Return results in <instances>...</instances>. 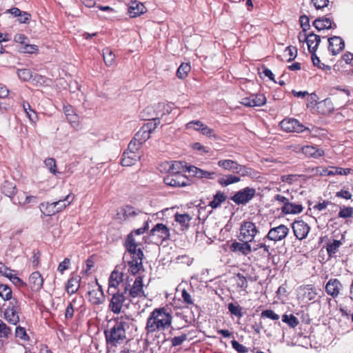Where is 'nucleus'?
I'll return each instance as SVG.
<instances>
[{
    "label": "nucleus",
    "instance_id": "e433bc0d",
    "mask_svg": "<svg viewBox=\"0 0 353 353\" xmlns=\"http://www.w3.org/2000/svg\"><path fill=\"white\" fill-rule=\"evenodd\" d=\"M217 164L220 168L233 172H234L238 165L237 162L230 159L220 160Z\"/></svg>",
    "mask_w": 353,
    "mask_h": 353
},
{
    "label": "nucleus",
    "instance_id": "37998d69",
    "mask_svg": "<svg viewBox=\"0 0 353 353\" xmlns=\"http://www.w3.org/2000/svg\"><path fill=\"white\" fill-rule=\"evenodd\" d=\"M63 110L67 120L70 123H77L78 122V115L74 113V111L70 105L64 106Z\"/></svg>",
    "mask_w": 353,
    "mask_h": 353
},
{
    "label": "nucleus",
    "instance_id": "6ab92c4d",
    "mask_svg": "<svg viewBox=\"0 0 353 353\" xmlns=\"http://www.w3.org/2000/svg\"><path fill=\"white\" fill-rule=\"evenodd\" d=\"M186 170L190 174L199 179H214L216 176L214 172L205 171L194 165L186 166Z\"/></svg>",
    "mask_w": 353,
    "mask_h": 353
},
{
    "label": "nucleus",
    "instance_id": "423d86ee",
    "mask_svg": "<svg viewBox=\"0 0 353 353\" xmlns=\"http://www.w3.org/2000/svg\"><path fill=\"white\" fill-rule=\"evenodd\" d=\"M125 286H128V297L130 302H132L133 299H144L147 297L143 289V281L142 276H139L136 277L132 285L128 284Z\"/></svg>",
    "mask_w": 353,
    "mask_h": 353
},
{
    "label": "nucleus",
    "instance_id": "e2e57ef3",
    "mask_svg": "<svg viewBox=\"0 0 353 353\" xmlns=\"http://www.w3.org/2000/svg\"><path fill=\"white\" fill-rule=\"evenodd\" d=\"M204 125L205 124L200 121H192L186 124V128L188 129H194L196 131H201Z\"/></svg>",
    "mask_w": 353,
    "mask_h": 353
},
{
    "label": "nucleus",
    "instance_id": "0e129e2a",
    "mask_svg": "<svg viewBox=\"0 0 353 353\" xmlns=\"http://www.w3.org/2000/svg\"><path fill=\"white\" fill-rule=\"evenodd\" d=\"M181 296L183 303L186 304L187 307L194 305L193 299H192L190 293L186 290H183Z\"/></svg>",
    "mask_w": 353,
    "mask_h": 353
},
{
    "label": "nucleus",
    "instance_id": "052dcab7",
    "mask_svg": "<svg viewBox=\"0 0 353 353\" xmlns=\"http://www.w3.org/2000/svg\"><path fill=\"white\" fill-rule=\"evenodd\" d=\"M232 347L234 350H235L238 353H247L249 351L248 347L244 346L243 345L239 343L236 340H232L231 341Z\"/></svg>",
    "mask_w": 353,
    "mask_h": 353
},
{
    "label": "nucleus",
    "instance_id": "4c0bfd02",
    "mask_svg": "<svg viewBox=\"0 0 353 353\" xmlns=\"http://www.w3.org/2000/svg\"><path fill=\"white\" fill-rule=\"evenodd\" d=\"M79 301V303H81L83 301L82 297H75L74 299H73V300L72 301V302H70L66 309H65V318L67 319H71L73 316H74V306L76 305L77 302Z\"/></svg>",
    "mask_w": 353,
    "mask_h": 353
},
{
    "label": "nucleus",
    "instance_id": "5701e85b",
    "mask_svg": "<svg viewBox=\"0 0 353 353\" xmlns=\"http://www.w3.org/2000/svg\"><path fill=\"white\" fill-rule=\"evenodd\" d=\"M29 284L33 291L40 290L43 285V279L38 271L32 272L29 277Z\"/></svg>",
    "mask_w": 353,
    "mask_h": 353
},
{
    "label": "nucleus",
    "instance_id": "aec40b11",
    "mask_svg": "<svg viewBox=\"0 0 353 353\" xmlns=\"http://www.w3.org/2000/svg\"><path fill=\"white\" fill-rule=\"evenodd\" d=\"M351 169L350 168H342L339 167H332L330 169L325 168H318L317 173L321 176H332L335 174L339 175H347L350 173Z\"/></svg>",
    "mask_w": 353,
    "mask_h": 353
},
{
    "label": "nucleus",
    "instance_id": "f3484780",
    "mask_svg": "<svg viewBox=\"0 0 353 353\" xmlns=\"http://www.w3.org/2000/svg\"><path fill=\"white\" fill-rule=\"evenodd\" d=\"M292 228L294 235L299 240L305 239L310 230L309 225L303 221L294 222Z\"/></svg>",
    "mask_w": 353,
    "mask_h": 353
},
{
    "label": "nucleus",
    "instance_id": "1a4fd4ad",
    "mask_svg": "<svg viewBox=\"0 0 353 353\" xmlns=\"http://www.w3.org/2000/svg\"><path fill=\"white\" fill-rule=\"evenodd\" d=\"M256 190L254 188L247 187L236 192L231 197V200L238 205L245 204L254 196Z\"/></svg>",
    "mask_w": 353,
    "mask_h": 353
},
{
    "label": "nucleus",
    "instance_id": "69168bd1",
    "mask_svg": "<svg viewBox=\"0 0 353 353\" xmlns=\"http://www.w3.org/2000/svg\"><path fill=\"white\" fill-rule=\"evenodd\" d=\"M341 244H327L326 251L329 255V258L335 256V254L339 251V248Z\"/></svg>",
    "mask_w": 353,
    "mask_h": 353
},
{
    "label": "nucleus",
    "instance_id": "7c9ffc66",
    "mask_svg": "<svg viewBox=\"0 0 353 353\" xmlns=\"http://www.w3.org/2000/svg\"><path fill=\"white\" fill-rule=\"evenodd\" d=\"M145 7L142 3L132 2L128 12L131 17H136L145 12Z\"/></svg>",
    "mask_w": 353,
    "mask_h": 353
},
{
    "label": "nucleus",
    "instance_id": "f03ea898",
    "mask_svg": "<svg viewBox=\"0 0 353 353\" xmlns=\"http://www.w3.org/2000/svg\"><path fill=\"white\" fill-rule=\"evenodd\" d=\"M130 328L129 319L127 316L114 318L104 332L108 347H117L125 343L127 339V331Z\"/></svg>",
    "mask_w": 353,
    "mask_h": 353
},
{
    "label": "nucleus",
    "instance_id": "4be33fe9",
    "mask_svg": "<svg viewBox=\"0 0 353 353\" xmlns=\"http://www.w3.org/2000/svg\"><path fill=\"white\" fill-rule=\"evenodd\" d=\"M17 75L19 78L24 81H32V82L40 83L43 77L37 74H33L30 69H19L17 70Z\"/></svg>",
    "mask_w": 353,
    "mask_h": 353
},
{
    "label": "nucleus",
    "instance_id": "412c9836",
    "mask_svg": "<svg viewBox=\"0 0 353 353\" xmlns=\"http://www.w3.org/2000/svg\"><path fill=\"white\" fill-rule=\"evenodd\" d=\"M329 50L333 55L338 54L345 47V43L340 37L334 36L328 39Z\"/></svg>",
    "mask_w": 353,
    "mask_h": 353
},
{
    "label": "nucleus",
    "instance_id": "39448f33",
    "mask_svg": "<svg viewBox=\"0 0 353 353\" xmlns=\"http://www.w3.org/2000/svg\"><path fill=\"white\" fill-rule=\"evenodd\" d=\"M145 120H151L150 118H145ZM154 122H150L145 124L134 136L135 140H137L139 145H141L143 142L150 139L151 133L157 128L159 123V118H152Z\"/></svg>",
    "mask_w": 353,
    "mask_h": 353
},
{
    "label": "nucleus",
    "instance_id": "ea45409f",
    "mask_svg": "<svg viewBox=\"0 0 353 353\" xmlns=\"http://www.w3.org/2000/svg\"><path fill=\"white\" fill-rule=\"evenodd\" d=\"M282 321L285 323L290 328H295L299 324V319L293 314H283Z\"/></svg>",
    "mask_w": 353,
    "mask_h": 353
},
{
    "label": "nucleus",
    "instance_id": "20e7f679",
    "mask_svg": "<svg viewBox=\"0 0 353 353\" xmlns=\"http://www.w3.org/2000/svg\"><path fill=\"white\" fill-rule=\"evenodd\" d=\"M21 312L20 301L17 299L13 298L6 305L3 318L9 324L17 325L20 321L19 314Z\"/></svg>",
    "mask_w": 353,
    "mask_h": 353
},
{
    "label": "nucleus",
    "instance_id": "7ed1b4c3",
    "mask_svg": "<svg viewBox=\"0 0 353 353\" xmlns=\"http://www.w3.org/2000/svg\"><path fill=\"white\" fill-rule=\"evenodd\" d=\"M128 290V286H125L123 291L117 290L116 291L108 290L109 295L108 299V310L112 312L114 314H119L124 312V307L128 308V305L125 302L128 299L125 294Z\"/></svg>",
    "mask_w": 353,
    "mask_h": 353
},
{
    "label": "nucleus",
    "instance_id": "864d4df0",
    "mask_svg": "<svg viewBox=\"0 0 353 353\" xmlns=\"http://www.w3.org/2000/svg\"><path fill=\"white\" fill-rule=\"evenodd\" d=\"M285 57H288V61L294 60L297 55V49L295 47L288 46L284 50Z\"/></svg>",
    "mask_w": 353,
    "mask_h": 353
},
{
    "label": "nucleus",
    "instance_id": "f704fd0d",
    "mask_svg": "<svg viewBox=\"0 0 353 353\" xmlns=\"http://www.w3.org/2000/svg\"><path fill=\"white\" fill-rule=\"evenodd\" d=\"M148 229V221L144 220L143 226L132 231L127 237L125 243H135L134 235H141Z\"/></svg>",
    "mask_w": 353,
    "mask_h": 353
},
{
    "label": "nucleus",
    "instance_id": "de8ad7c7",
    "mask_svg": "<svg viewBox=\"0 0 353 353\" xmlns=\"http://www.w3.org/2000/svg\"><path fill=\"white\" fill-rule=\"evenodd\" d=\"M129 266V272L132 275H136L140 271L141 268L143 267V262L138 261L132 259L128 263Z\"/></svg>",
    "mask_w": 353,
    "mask_h": 353
},
{
    "label": "nucleus",
    "instance_id": "2eb2a0df",
    "mask_svg": "<svg viewBox=\"0 0 353 353\" xmlns=\"http://www.w3.org/2000/svg\"><path fill=\"white\" fill-rule=\"evenodd\" d=\"M288 232L289 229L285 225H280L278 227L272 228L269 231L267 237L269 240L273 241H281L287 236Z\"/></svg>",
    "mask_w": 353,
    "mask_h": 353
},
{
    "label": "nucleus",
    "instance_id": "dca6fc26",
    "mask_svg": "<svg viewBox=\"0 0 353 353\" xmlns=\"http://www.w3.org/2000/svg\"><path fill=\"white\" fill-rule=\"evenodd\" d=\"M266 103V98L263 94H252L242 99L241 103L248 107H259Z\"/></svg>",
    "mask_w": 353,
    "mask_h": 353
},
{
    "label": "nucleus",
    "instance_id": "9b49d317",
    "mask_svg": "<svg viewBox=\"0 0 353 353\" xmlns=\"http://www.w3.org/2000/svg\"><path fill=\"white\" fill-rule=\"evenodd\" d=\"M299 299L303 301L314 300L318 293L316 288L312 285H304L299 288Z\"/></svg>",
    "mask_w": 353,
    "mask_h": 353
},
{
    "label": "nucleus",
    "instance_id": "58836bf2",
    "mask_svg": "<svg viewBox=\"0 0 353 353\" xmlns=\"http://www.w3.org/2000/svg\"><path fill=\"white\" fill-rule=\"evenodd\" d=\"M226 196L225 194L221 191L216 192V194L214 196V199L209 203V205L212 208H216L221 205V204L226 200Z\"/></svg>",
    "mask_w": 353,
    "mask_h": 353
},
{
    "label": "nucleus",
    "instance_id": "c85d7f7f",
    "mask_svg": "<svg viewBox=\"0 0 353 353\" xmlns=\"http://www.w3.org/2000/svg\"><path fill=\"white\" fill-rule=\"evenodd\" d=\"M74 199V195L73 194H69L63 199L54 201V206L55 207L56 210H57V213L62 211L69 205L73 201Z\"/></svg>",
    "mask_w": 353,
    "mask_h": 353
},
{
    "label": "nucleus",
    "instance_id": "49530a36",
    "mask_svg": "<svg viewBox=\"0 0 353 353\" xmlns=\"http://www.w3.org/2000/svg\"><path fill=\"white\" fill-rule=\"evenodd\" d=\"M174 220L181 224L182 227L188 228L189 226V222L191 220V217L188 214L176 213L174 216Z\"/></svg>",
    "mask_w": 353,
    "mask_h": 353
},
{
    "label": "nucleus",
    "instance_id": "393cba45",
    "mask_svg": "<svg viewBox=\"0 0 353 353\" xmlns=\"http://www.w3.org/2000/svg\"><path fill=\"white\" fill-rule=\"evenodd\" d=\"M140 159L139 154L133 152H124L121 163L123 166H130Z\"/></svg>",
    "mask_w": 353,
    "mask_h": 353
},
{
    "label": "nucleus",
    "instance_id": "0eeeda50",
    "mask_svg": "<svg viewBox=\"0 0 353 353\" xmlns=\"http://www.w3.org/2000/svg\"><path fill=\"white\" fill-rule=\"evenodd\" d=\"M256 234L255 225L252 222H245L241 227L239 240L242 243H251Z\"/></svg>",
    "mask_w": 353,
    "mask_h": 353
},
{
    "label": "nucleus",
    "instance_id": "a18cd8bd",
    "mask_svg": "<svg viewBox=\"0 0 353 353\" xmlns=\"http://www.w3.org/2000/svg\"><path fill=\"white\" fill-rule=\"evenodd\" d=\"M241 179L234 175H227L225 177L219 179V183L222 186H228L230 184L240 181Z\"/></svg>",
    "mask_w": 353,
    "mask_h": 353
},
{
    "label": "nucleus",
    "instance_id": "ddd939ff",
    "mask_svg": "<svg viewBox=\"0 0 353 353\" xmlns=\"http://www.w3.org/2000/svg\"><path fill=\"white\" fill-rule=\"evenodd\" d=\"M326 293L332 298H336L343 290V285L337 279H330L325 285Z\"/></svg>",
    "mask_w": 353,
    "mask_h": 353
},
{
    "label": "nucleus",
    "instance_id": "f8f14e48",
    "mask_svg": "<svg viewBox=\"0 0 353 353\" xmlns=\"http://www.w3.org/2000/svg\"><path fill=\"white\" fill-rule=\"evenodd\" d=\"M150 235L154 238L155 240L164 241L169 239L170 230L165 225L157 223L150 230Z\"/></svg>",
    "mask_w": 353,
    "mask_h": 353
},
{
    "label": "nucleus",
    "instance_id": "473e14b6",
    "mask_svg": "<svg viewBox=\"0 0 353 353\" xmlns=\"http://www.w3.org/2000/svg\"><path fill=\"white\" fill-rule=\"evenodd\" d=\"M230 250L239 254L248 255L252 251L250 244H231Z\"/></svg>",
    "mask_w": 353,
    "mask_h": 353
},
{
    "label": "nucleus",
    "instance_id": "c9c22d12",
    "mask_svg": "<svg viewBox=\"0 0 353 353\" xmlns=\"http://www.w3.org/2000/svg\"><path fill=\"white\" fill-rule=\"evenodd\" d=\"M314 37L315 39H317V42L320 41V36L315 34L314 33H310L308 35L305 34V32H300L298 36L299 41L300 42H306L307 44L308 49H311V45H313V41H312V38Z\"/></svg>",
    "mask_w": 353,
    "mask_h": 353
},
{
    "label": "nucleus",
    "instance_id": "79ce46f5",
    "mask_svg": "<svg viewBox=\"0 0 353 353\" xmlns=\"http://www.w3.org/2000/svg\"><path fill=\"white\" fill-rule=\"evenodd\" d=\"M12 295V289L8 285L0 284V296L4 301H10L13 299Z\"/></svg>",
    "mask_w": 353,
    "mask_h": 353
},
{
    "label": "nucleus",
    "instance_id": "72a5a7b5",
    "mask_svg": "<svg viewBox=\"0 0 353 353\" xmlns=\"http://www.w3.org/2000/svg\"><path fill=\"white\" fill-rule=\"evenodd\" d=\"M1 192L6 196L12 198L16 193V185L13 182L6 181L1 186Z\"/></svg>",
    "mask_w": 353,
    "mask_h": 353
},
{
    "label": "nucleus",
    "instance_id": "4d7b16f0",
    "mask_svg": "<svg viewBox=\"0 0 353 353\" xmlns=\"http://www.w3.org/2000/svg\"><path fill=\"white\" fill-rule=\"evenodd\" d=\"M261 317L264 319H270L272 321H277L279 319V315L276 314L272 310H265L261 313Z\"/></svg>",
    "mask_w": 353,
    "mask_h": 353
},
{
    "label": "nucleus",
    "instance_id": "2f4dec72",
    "mask_svg": "<svg viewBox=\"0 0 353 353\" xmlns=\"http://www.w3.org/2000/svg\"><path fill=\"white\" fill-rule=\"evenodd\" d=\"M302 152L307 157L319 158L324 154V152L314 146L306 145L302 148Z\"/></svg>",
    "mask_w": 353,
    "mask_h": 353
},
{
    "label": "nucleus",
    "instance_id": "09e8293b",
    "mask_svg": "<svg viewBox=\"0 0 353 353\" xmlns=\"http://www.w3.org/2000/svg\"><path fill=\"white\" fill-rule=\"evenodd\" d=\"M41 210L47 216H50L57 213L55 207L54 206V202L46 203L41 204Z\"/></svg>",
    "mask_w": 353,
    "mask_h": 353
},
{
    "label": "nucleus",
    "instance_id": "8fccbe9b",
    "mask_svg": "<svg viewBox=\"0 0 353 353\" xmlns=\"http://www.w3.org/2000/svg\"><path fill=\"white\" fill-rule=\"evenodd\" d=\"M190 65L189 63H182L176 71V75L179 79H185L190 70Z\"/></svg>",
    "mask_w": 353,
    "mask_h": 353
},
{
    "label": "nucleus",
    "instance_id": "13d9d810",
    "mask_svg": "<svg viewBox=\"0 0 353 353\" xmlns=\"http://www.w3.org/2000/svg\"><path fill=\"white\" fill-rule=\"evenodd\" d=\"M38 50V48L35 45H30V44H23V46H21L19 48V51L23 53H29L32 54Z\"/></svg>",
    "mask_w": 353,
    "mask_h": 353
},
{
    "label": "nucleus",
    "instance_id": "b1692460",
    "mask_svg": "<svg viewBox=\"0 0 353 353\" xmlns=\"http://www.w3.org/2000/svg\"><path fill=\"white\" fill-rule=\"evenodd\" d=\"M81 277L79 276H71L67 282L65 290L68 294H73L76 293L80 287Z\"/></svg>",
    "mask_w": 353,
    "mask_h": 353
},
{
    "label": "nucleus",
    "instance_id": "680f3d73",
    "mask_svg": "<svg viewBox=\"0 0 353 353\" xmlns=\"http://www.w3.org/2000/svg\"><path fill=\"white\" fill-rule=\"evenodd\" d=\"M176 260L179 263L185 264L187 265H192L194 258L188 254H180L176 257Z\"/></svg>",
    "mask_w": 353,
    "mask_h": 353
},
{
    "label": "nucleus",
    "instance_id": "a19ab883",
    "mask_svg": "<svg viewBox=\"0 0 353 353\" xmlns=\"http://www.w3.org/2000/svg\"><path fill=\"white\" fill-rule=\"evenodd\" d=\"M12 333L11 327L0 319V339H8Z\"/></svg>",
    "mask_w": 353,
    "mask_h": 353
},
{
    "label": "nucleus",
    "instance_id": "603ef678",
    "mask_svg": "<svg viewBox=\"0 0 353 353\" xmlns=\"http://www.w3.org/2000/svg\"><path fill=\"white\" fill-rule=\"evenodd\" d=\"M23 108L29 119L32 122H36L37 120V115L36 112L31 108L30 105L28 103H23Z\"/></svg>",
    "mask_w": 353,
    "mask_h": 353
},
{
    "label": "nucleus",
    "instance_id": "5fc2aeb1",
    "mask_svg": "<svg viewBox=\"0 0 353 353\" xmlns=\"http://www.w3.org/2000/svg\"><path fill=\"white\" fill-rule=\"evenodd\" d=\"M228 310L232 314L239 318L243 316L242 308L239 305L230 303L228 304Z\"/></svg>",
    "mask_w": 353,
    "mask_h": 353
},
{
    "label": "nucleus",
    "instance_id": "f257e3e1",
    "mask_svg": "<svg viewBox=\"0 0 353 353\" xmlns=\"http://www.w3.org/2000/svg\"><path fill=\"white\" fill-rule=\"evenodd\" d=\"M172 312L168 305L154 308L146 320L145 330L147 334L163 332L172 327Z\"/></svg>",
    "mask_w": 353,
    "mask_h": 353
},
{
    "label": "nucleus",
    "instance_id": "a878e982",
    "mask_svg": "<svg viewBox=\"0 0 353 353\" xmlns=\"http://www.w3.org/2000/svg\"><path fill=\"white\" fill-rule=\"evenodd\" d=\"M313 26L318 30L336 28V25L335 23L332 24L330 19L327 18V17H322V18L316 19L313 22Z\"/></svg>",
    "mask_w": 353,
    "mask_h": 353
},
{
    "label": "nucleus",
    "instance_id": "3c124183",
    "mask_svg": "<svg viewBox=\"0 0 353 353\" xmlns=\"http://www.w3.org/2000/svg\"><path fill=\"white\" fill-rule=\"evenodd\" d=\"M14 334L16 338H19L23 341H28L30 340V337L23 327L17 326L15 329Z\"/></svg>",
    "mask_w": 353,
    "mask_h": 353
},
{
    "label": "nucleus",
    "instance_id": "9d476101",
    "mask_svg": "<svg viewBox=\"0 0 353 353\" xmlns=\"http://www.w3.org/2000/svg\"><path fill=\"white\" fill-rule=\"evenodd\" d=\"M88 300L94 305H99L105 300L102 286L96 282V285L88 292Z\"/></svg>",
    "mask_w": 353,
    "mask_h": 353
},
{
    "label": "nucleus",
    "instance_id": "338daca9",
    "mask_svg": "<svg viewBox=\"0 0 353 353\" xmlns=\"http://www.w3.org/2000/svg\"><path fill=\"white\" fill-rule=\"evenodd\" d=\"M353 214V208L343 207L339 212V216L341 218H348L352 216Z\"/></svg>",
    "mask_w": 353,
    "mask_h": 353
},
{
    "label": "nucleus",
    "instance_id": "4468645a",
    "mask_svg": "<svg viewBox=\"0 0 353 353\" xmlns=\"http://www.w3.org/2000/svg\"><path fill=\"white\" fill-rule=\"evenodd\" d=\"M187 181L188 179L182 174H168V175L164 178L165 183L172 187L185 186L187 185Z\"/></svg>",
    "mask_w": 353,
    "mask_h": 353
},
{
    "label": "nucleus",
    "instance_id": "a211bd4d",
    "mask_svg": "<svg viewBox=\"0 0 353 353\" xmlns=\"http://www.w3.org/2000/svg\"><path fill=\"white\" fill-rule=\"evenodd\" d=\"M123 273L116 268L110 275L108 290L113 291L112 289L117 290L119 284L123 281Z\"/></svg>",
    "mask_w": 353,
    "mask_h": 353
},
{
    "label": "nucleus",
    "instance_id": "6e6552de",
    "mask_svg": "<svg viewBox=\"0 0 353 353\" xmlns=\"http://www.w3.org/2000/svg\"><path fill=\"white\" fill-rule=\"evenodd\" d=\"M281 128L287 132H303L305 130L310 131L308 128L305 127L297 119H285L280 122Z\"/></svg>",
    "mask_w": 353,
    "mask_h": 353
},
{
    "label": "nucleus",
    "instance_id": "774afa93",
    "mask_svg": "<svg viewBox=\"0 0 353 353\" xmlns=\"http://www.w3.org/2000/svg\"><path fill=\"white\" fill-rule=\"evenodd\" d=\"M236 276L239 279L236 283L237 286L243 290H245L248 288V281L245 276L241 273L236 274Z\"/></svg>",
    "mask_w": 353,
    "mask_h": 353
},
{
    "label": "nucleus",
    "instance_id": "c756f323",
    "mask_svg": "<svg viewBox=\"0 0 353 353\" xmlns=\"http://www.w3.org/2000/svg\"><path fill=\"white\" fill-rule=\"evenodd\" d=\"M127 246V250L132 255L133 260L141 261L143 258V253L142 250L140 248H138L139 244H125Z\"/></svg>",
    "mask_w": 353,
    "mask_h": 353
},
{
    "label": "nucleus",
    "instance_id": "cd10ccee",
    "mask_svg": "<svg viewBox=\"0 0 353 353\" xmlns=\"http://www.w3.org/2000/svg\"><path fill=\"white\" fill-rule=\"evenodd\" d=\"M165 167L168 168V172L169 174H181L186 167L185 168L181 161H173V162H166L165 163ZM187 171V170H185Z\"/></svg>",
    "mask_w": 353,
    "mask_h": 353
},
{
    "label": "nucleus",
    "instance_id": "bf43d9fd",
    "mask_svg": "<svg viewBox=\"0 0 353 353\" xmlns=\"http://www.w3.org/2000/svg\"><path fill=\"white\" fill-rule=\"evenodd\" d=\"M188 339V334H183L181 336H174L170 339L172 346L175 347L181 345Z\"/></svg>",
    "mask_w": 353,
    "mask_h": 353
},
{
    "label": "nucleus",
    "instance_id": "c03bdc74",
    "mask_svg": "<svg viewBox=\"0 0 353 353\" xmlns=\"http://www.w3.org/2000/svg\"><path fill=\"white\" fill-rule=\"evenodd\" d=\"M103 57L106 65L110 66L113 65L115 59V55L110 48H106L103 50Z\"/></svg>",
    "mask_w": 353,
    "mask_h": 353
},
{
    "label": "nucleus",
    "instance_id": "6e6d98bb",
    "mask_svg": "<svg viewBox=\"0 0 353 353\" xmlns=\"http://www.w3.org/2000/svg\"><path fill=\"white\" fill-rule=\"evenodd\" d=\"M46 166L48 168L49 171L53 174L56 175L58 172L57 171L56 161L54 158H48L44 161Z\"/></svg>",
    "mask_w": 353,
    "mask_h": 353
},
{
    "label": "nucleus",
    "instance_id": "bb28decb",
    "mask_svg": "<svg viewBox=\"0 0 353 353\" xmlns=\"http://www.w3.org/2000/svg\"><path fill=\"white\" fill-rule=\"evenodd\" d=\"M281 210L285 214H295L301 213L303 211V208L302 205L293 203L290 200L286 206H282Z\"/></svg>",
    "mask_w": 353,
    "mask_h": 353
}]
</instances>
